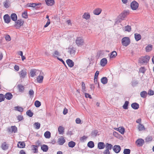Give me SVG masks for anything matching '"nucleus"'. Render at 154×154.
<instances>
[{
	"mask_svg": "<svg viewBox=\"0 0 154 154\" xmlns=\"http://www.w3.org/2000/svg\"><path fill=\"white\" fill-rule=\"evenodd\" d=\"M150 58V57L148 55L142 57L139 59V62L141 65L145 64L148 62Z\"/></svg>",
	"mask_w": 154,
	"mask_h": 154,
	"instance_id": "nucleus-1",
	"label": "nucleus"
},
{
	"mask_svg": "<svg viewBox=\"0 0 154 154\" xmlns=\"http://www.w3.org/2000/svg\"><path fill=\"white\" fill-rule=\"evenodd\" d=\"M130 43V40L128 37H125L122 40V43L123 45L126 47Z\"/></svg>",
	"mask_w": 154,
	"mask_h": 154,
	"instance_id": "nucleus-2",
	"label": "nucleus"
},
{
	"mask_svg": "<svg viewBox=\"0 0 154 154\" xmlns=\"http://www.w3.org/2000/svg\"><path fill=\"white\" fill-rule=\"evenodd\" d=\"M75 43L78 46H81L84 44V41L82 37H79L76 38L75 40Z\"/></svg>",
	"mask_w": 154,
	"mask_h": 154,
	"instance_id": "nucleus-3",
	"label": "nucleus"
},
{
	"mask_svg": "<svg viewBox=\"0 0 154 154\" xmlns=\"http://www.w3.org/2000/svg\"><path fill=\"white\" fill-rule=\"evenodd\" d=\"M24 23V21L21 20H19L15 22L14 26L17 29H19Z\"/></svg>",
	"mask_w": 154,
	"mask_h": 154,
	"instance_id": "nucleus-4",
	"label": "nucleus"
},
{
	"mask_svg": "<svg viewBox=\"0 0 154 154\" xmlns=\"http://www.w3.org/2000/svg\"><path fill=\"white\" fill-rule=\"evenodd\" d=\"M139 5L138 3L135 1L132 2L131 4V7L133 10H136L138 8Z\"/></svg>",
	"mask_w": 154,
	"mask_h": 154,
	"instance_id": "nucleus-5",
	"label": "nucleus"
},
{
	"mask_svg": "<svg viewBox=\"0 0 154 154\" xmlns=\"http://www.w3.org/2000/svg\"><path fill=\"white\" fill-rule=\"evenodd\" d=\"M19 74L21 78H24L27 75L26 69H23L19 72Z\"/></svg>",
	"mask_w": 154,
	"mask_h": 154,
	"instance_id": "nucleus-6",
	"label": "nucleus"
},
{
	"mask_svg": "<svg viewBox=\"0 0 154 154\" xmlns=\"http://www.w3.org/2000/svg\"><path fill=\"white\" fill-rule=\"evenodd\" d=\"M40 72V74L37 77V81L39 83H42L43 82L44 78L43 76V72L41 73Z\"/></svg>",
	"mask_w": 154,
	"mask_h": 154,
	"instance_id": "nucleus-7",
	"label": "nucleus"
},
{
	"mask_svg": "<svg viewBox=\"0 0 154 154\" xmlns=\"http://www.w3.org/2000/svg\"><path fill=\"white\" fill-rule=\"evenodd\" d=\"M40 72V71L38 69H32L30 70V76L32 77H34L35 75H36V73H38Z\"/></svg>",
	"mask_w": 154,
	"mask_h": 154,
	"instance_id": "nucleus-8",
	"label": "nucleus"
},
{
	"mask_svg": "<svg viewBox=\"0 0 154 154\" xmlns=\"http://www.w3.org/2000/svg\"><path fill=\"white\" fill-rule=\"evenodd\" d=\"M144 143V140L142 139H139L137 140L136 142L137 145L139 146H142Z\"/></svg>",
	"mask_w": 154,
	"mask_h": 154,
	"instance_id": "nucleus-9",
	"label": "nucleus"
},
{
	"mask_svg": "<svg viewBox=\"0 0 154 154\" xmlns=\"http://www.w3.org/2000/svg\"><path fill=\"white\" fill-rule=\"evenodd\" d=\"M4 19L5 23H8L11 21L10 16L8 14H5L4 16Z\"/></svg>",
	"mask_w": 154,
	"mask_h": 154,
	"instance_id": "nucleus-10",
	"label": "nucleus"
},
{
	"mask_svg": "<svg viewBox=\"0 0 154 154\" xmlns=\"http://www.w3.org/2000/svg\"><path fill=\"white\" fill-rule=\"evenodd\" d=\"M113 149L115 152L119 153L121 150L120 146L119 145L114 146L113 148Z\"/></svg>",
	"mask_w": 154,
	"mask_h": 154,
	"instance_id": "nucleus-11",
	"label": "nucleus"
},
{
	"mask_svg": "<svg viewBox=\"0 0 154 154\" xmlns=\"http://www.w3.org/2000/svg\"><path fill=\"white\" fill-rule=\"evenodd\" d=\"M3 4L4 7L6 8H8L11 6L10 2L8 0H5L3 2Z\"/></svg>",
	"mask_w": 154,
	"mask_h": 154,
	"instance_id": "nucleus-12",
	"label": "nucleus"
},
{
	"mask_svg": "<svg viewBox=\"0 0 154 154\" xmlns=\"http://www.w3.org/2000/svg\"><path fill=\"white\" fill-rule=\"evenodd\" d=\"M65 142V140L63 137H61L58 139V143L60 145H63Z\"/></svg>",
	"mask_w": 154,
	"mask_h": 154,
	"instance_id": "nucleus-13",
	"label": "nucleus"
},
{
	"mask_svg": "<svg viewBox=\"0 0 154 154\" xmlns=\"http://www.w3.org/2000/svg\"><path fill=\"white\" fill-rule=\"evenodd\" d=\"M66 63L70 67H72L74 65V63L72 60L70 59H67L66 61Z\"/></svg>",
	"mask_w": 154,
	"mask_h": 154,
	"instance_id": "nucleus-14",
	"label": "nucleus"
},
{
	"mask_svg": "<svg viewBox=\"0 0 154 154\" xmlns=\"http://www.w3.org/2000/svg\"><path fill=\"white\" fill-rule=\"evenodd\" d=\"M52 56L54 57H58V56H60V52L57 50H55L52 53Z\"/></svg>",
	"mask_w": 154,
	"mask_h": 154,
	"instance_id": "nucleus-15",
	"label": "nucleus"
},
{
	"mask_svg": "<svg viewBox=\"0 0 154 154\" xmlns=\"http://www.w3.org/2000/svg\"><path fill=\"white\" fill-rule=\"evenodd\" d=\"M8 130L10 132L15 133L17 131V128L15 126H12L8 129Z\"/></svg>",
	"mask_w": 154,
	"mask_h": 154,
	"instance_id": "nucleus-16",
	"label": "nucleus"
},
{
	"mask_svg": "<svg viewBox=\"0 0 154 154\" xmlns=\"http://www.w3.org/2000/svg\"><path fill=\"white\" fill-rule=\"evenodd\" d=\"M41 4L40 3L38 4H36L35 3H28L26 5V6L27 7H36L37 5H41Z\"/></svg>",
	"mask_w": 154,
	"mask_h": 154,
	"instance_id": "nucleus-17",
	"label": "nucleus"
},
{
	"mask_svg": "<svg viewBox=\"0 0 154 154\" xmlns=\"http://www.w3.org/2000/svg\"><path fill=\"white\" fill-rule=\"evenodd\" d=\"M107 60L106 58L102 59L100 61V65L102 66H104L107 63Z\"/></svg>",
	"mask_w": 154,
	"mask_h": 154,
	"instance_id": "nucleus-18",
	"label": "nucleus"
},
{
	"mask_svg": "<svg viewBox=\"0 0 154 154\" xmlns=\"http://www.w3.org/2000/svg\"><path fill=\"white\" fill-rule=\"evenodd\" d=\"M128 14V13L126 11H123L119 15L121 19H123Z\"/></svg>",
	"mask_w": 154,
	"mask_h": 154,
	"instance_id": "nucleus-19",
	"label": "nucleus"
},
{
	"mask_svg": "<svg viewBox=\"0 0 154 154\" xmlns=\"http://www.w3.org/2000/svg\"><path fill=\"white\" fill-rule=\"evenodd\" d=\"M102 10L100 8H97L95 9L93 11L94 14L96 15H99L101 12Z\"/></svg>",
	"mask_w": 154,
	"mask_h": 154,
	"instance_id": "nucleus-20",
	"label": "nucleus"
},
{
	"mask_svg": "<svg viewBox=\"0 0 154 154\" xmlns=\"http://www.w3.org/2000/svg\"><path fill=\"white\" fill-rule=\"evenodd\" d=\"M82 18L86 20L89 19L90 18V15L89 13L86 12L82 16Z\"/></svg>",
	"mask_w": 154,
	"mask_h": 154,
	"instance_id": "nucleus-21",
	"label": "nucleus"
},
{
	"mask_svg": "<svg viewBox=\"0 0 154 154\" xmlns=\"http://www.w3.org/2000/svg\"><path fill=\"white\" fill-rule=\"evenodd\" d=\"M122 29L125 32L127 31L129 32L131 31V27L128 25L123 27Z\"/></svg>",
	"mask_w": 154,
	"mask_h": 154,
	"instance_id": "nucleus-22",
	"label": "nucleus"
},
{
	"mask_svg": "<svg viewBox=\"0 0 154 154\" xmlns=\"http://www.w3.org/2000/svg\"><path fill=\"white\" fill-rule=\"evenodd\" d=\"M105 147V145L104 143L100 142L98 144V147L100 149H103Z\"/></svg>",
	"mask_w": 154,
	"mask_h": 154,
	"instance_id": "nucleus-23",
	"label": "nucleus"
},
{
	"mask_svg": "<svg viewBox=\"0 0 154 154\" xmlns=\"http://www.w3.org/2000/svg\"><path fill=\"white\" fill-rule=\"evenodd\" d=\"M45 2L47 5L52 6L54 3V0H45Z\"/></svg>",
	"mask_w": 154,
	"mask_h": 154,
	"instance_id": "nucleus-24",
	"label": "nucleus"
},
{
	"mask_svg": "<svg viewBox=\"0 0 154 154\" xmlns=\"http://www.w3.org/2000/svg\"><path fill=\"white\" fill-rule=\"evenodd\" d=\"M25 146V143L23 142H19L17 144L18 147L20 148H23Z\"/></svg>",
	"mask_w": 154,
	"mask_h": 154,
	"instance_id": "nucleus-25",
	"label": "nucleus"
},
{
	"mask_svg": "<svg viewBox=\"0 0 154 154\" xmlns=\"http://www.w3.org/2000/svg\"><path fill=\"white\" fill-rule=\"evenodd\" d=\"M140 95L142 97L145 98L147 95V93L146 91H143L140 92Z\"/></svg>",
	"mask_w": 154,
	"mask_h": 154,
	"instance_id": "nucleus-26",
	"label": "nucleus"
},
{
	"mask_svg": "<svg viewBox=\"0 0 154 154\" xmlns=\"http://www.w3.org/2000/svg\"><path fill=\"white\" fill-rule=\"evenodd\" d=\"M41 149L44 152H47L48 150V147L47 145L44 144L41 146Z\"/></svg>",
	"mask_w": 154,
	"mask_h": 154,
	"instance_id": "nucleus-27",
	"label": "nucleus"
},
{
	"mask_svg": "<svg viewBox=\"0 0 154 154\" xmlns=\"http://www.w3.org/2000/svg\"><path fill=\"white\" fill-rule=\"evenodd\" d=\"M12 97V95L10 93H7L5 95V98L8 100H10Z\"/></svg>",
	"mask_w": 154,
	"mask_h": 154,
	"instance_id": "nucleus-28",
	"label": "nucleus"
},
{
	"mask_svg": "<svg viewBox=\"0 0 154 154\" xmlns=\"http://www.w3.org/2000/svg\"><path fill=\"white\" fill-rule=\"evenodd\" d=\"M11 19L14 21H16L17 20V15L15 13H13L11 15Z\"/></svg>",
	"mask_w": 154,
	"mask_h": 154,
	"instance_id": "nucleus-29",
	"label": "nucleus"
},
{
	"mask_svg": "<svg viewBox=\"0 0 154 154\" xmlns=\"http://www.w3.org/2000/svg\"><path fill=\"white\" fill-rule=\"evenodd\" d=\"M134 37L135 40L137 41H138L141 38V35L138 33H136L134 34Z\"/></svg>",
	"mask_w": 154,
	"mask_h": 154,
	"instance_id": "nucleus-30",
	"label": "nucleus"
},
{
	"mask_svg": "<svg viewBox=\"0 0 154 154\" xmlns=\"http://www.w3.org/2000/svg\"><path fill=\"white\" fill-rule=\"evenodd\" d=\"M51 134L49 131H47L44 134V136L46 138H49L51 137Z\"/></svg>",
	"mask_w": 154,
	"mask_h": 154,
	"instance_id": "nucleus-31",
	"label": "nucleus"
},
{
	"mask_svg": "<svg viewBox=\"0 0 154 154\" xmlns=\"http://www.w3.org/2000/svg\"><path fill=\"white\" fill-rule=\"evenodd\" d=\"M131 107L134 109H137L139 107V105L136 103H134L131 105Z\"/></svg>",
	"mask_w": 154,
	"mask_h": 154,
	"instance_id": "nucleus-32",
	"label": "nucleus"
},
{
	"mask_svg": "<svg viewBox=\"0 0 154 154\" xmlns=\"http://www.w3.org/2000/svg\"><path fill=\"white\" fill-rule=\"evenodd\" d=\"M32 149L33 150L34 153H37L38 152V147L37 146L35 145H32Z\"/></svg>",
	"mask_w": 154,
	"mask_h": 154,
	"instance_id": "nucleus-33",
	"label": "nucleus"
},
{
	"mask_svg": "<svg viewBox=\"0 0 154 154\" xmlns=\"http://www.w3.org/2000/svg\"><path fill=\"white\" fill-rule=\"evenodd\" d=\"M117 53L116 51H113L111 52L110 55V58H114L117 56Z\"/></svg>",
	"mask_w": 154,
	"mask_h": 154,
	"instance_id": "nucleus-34",
	"label": "nucleus"
},
{
	"mask_svg": "<svg viewBox=\"0 0 154 154\" xmlns=\"http://www.w3.org/2000/svg\"><path fill=\"white\" fill-rule=\"evenodd\" d=\"M152 49V45H148L146 48V51L147 52L150 51Z\"/></svg>",
	"mask_w": 154,
	"mask_h": 154,
	"instance_id": "nucleus-35",
	"label": "nucleus"
},
{
	"mask_svg": "<svg viewBox=\"0 0 154 154\" xmlns=\"http://www.w3.org/2000/svg\"><path fill=\"white\" fill-rule=\"evenodd\" d=\"M75 143L73 141L69 142L68 143V146L70 147L73 148L75 145Z\"/></svg>",
	"mask_w": 154,
	"mask_h": 154,
	"instance_id": "nucleus-36",
	"label": "nucleus"
},
{
	"mask_svg": "<svg viewBox=\"0 0 154 154\" xmlns=\"http://www.w3.org/2000/svg\"><path fill=\"white\" fill-rule=\"evenodd\" d=\"M64 128L62 126H60L58 128V131L60 134H63L64 132Z\"/></svg>",
	"mask_w": 154,
	"mask_h": 154,
	"instance_id": "nucleus-37",
	"label": "nucleus"
},
{
	"mask_svg": "<svg viewBox=\"0 0 154 154\" xmlns=\"http://www.w3.org/2000/svg\"><path fill=\"white\" fill-rule=\"evenodd\" d=\"M118 130L122 134H123L125 133V129L123 127H119L118 128Z\"/></svg>",
	"mask_w": 154,
	"mask_h": 154,
	"instance_id": "nucleus-38",
	"label": "nucleus"
},
{
	"mask_svg": "<svg viewBox=\"0 0 154 154\" xmlns=\"http://www.w3.org/2000/svg\"><path fill=\"white\" fill-rule=\"evenodd\" d=\"M112 147V145L110 144L106 143V149H108V150H110Z\"/></svg>",
	"mask_w": 154,
	"mask_h": 154,
	"instance_id": "nucleus-39",
	"label": "nucleus"
},
{
	"mask_svg": "<svg viewBox=\"0 0 154 154\" xmlns=\"http://www.w3.org/2000/svg\"><path fill=\"white\" fill-rule=\"evenodd\" d=\"M101 82L103 84H106L107 82V79L106 77H103L101 79Z\"/></svg>",
	"mask_w": 154,
	"mask_h": 154,
	"instance_id": "nucleus-40",
	"label": "nucleus"
},
{
	"mask_svg": "<svg viewBox=\"0 0 154 154\" xmlns=\"http://www.w3.org/2000/svg\"><path fill=\"white\" fill-rule=\"evenodd\" d=\"M88 146L90 148H93L94 146V143L93 141H90L88 143Z\"/></svg>",
	"mask_w": 154,
	"mask_h": 154,
	"instance_id": "nucleus-41",
	"label": "nucleus"
},
{
	"mask_svg": "<svg viewBox=\"0 0 154 154\" xmlns=\"http://www.w3.org/2000/svg\"><path fill=\"white\" fill-rule=\"evenodd\" d=\"M138 127L139 131H142L145 129L144 126L141 124H140L138 125Z\"/></svg>",
	"mask_w": 154,
	"mask_h": 154,
	"instance_id": "nucleus-42",
	"label": "nucleus"
},
{
	"mask_svg": "<svg viewBox=\"0 0 154 154\" xmlns=\"http://www.w3.org/2000/svg\"><path fill=\"white\" fill-rule=\"evenodd\" d=\"M16 110H17L20 112H22L23 111V108L21 107L20 106H16L14 108Z\"/></svg>",
	"mask_w": 154,
	"mask_h": 154,
	"instance_id": "nucleus-43",
	"label": "nucleus"
},
{
	"mask_svg": "<svg viewBox=\"0 0 154 154\" xmlns=\"http://www.w3.org/2000/svg\"><path fill=\"white\" fill-rule=\"evenodd\" d=\"M34 126L35 129H38L40 128V124L38 122H36L34 124Z\"/></svg>",
	"mask_w": 154,
	"mask_h": 154,
	"instance_id": "nucleus-44",
	"label": "nucleus"
},
{
	"mask_svg": "<svg viewBox=\"0 0 154 154\" xmlns=\"http://www.w3.org/2000/svg\"><path fill=\"white\" fill-rule=\"evenodd\" d=\"M34 94V92L33 90L30 89L29 90V95L30 96V98H32L33 97Z\"/></svg>",
	"mask_w": 154,
	"mask_h": 154,
	"instance_id": "nucleus-45",
	"label": "nucleus"
},
{
	"mask_svg": "<svg viewBox=\"0 0 154 154\" xmlns=\"http://www.w3.org/2000/svg\"><path fill=\"white\" fill-rule=\"evenodd\" d=\"M18 88L20 92H23L24 89V87L21 85H18Z\"/></svg>",
	"mask_w": 154,
	"mask_h": 154,
	"instance_id": "nucleus-46",
	"label": "nucleus"
},
{
	"mask_svg": "<svg viewBox=\"0 0 154 154\" xmlns=\"http://www.w3.org/2000/svg\"><path fill=\"white\" fill-rule=\"evenodd\" d=\"M41 103L40 101L38 100H36L35 101V105L36 107H38L41 106Z\"/></svg>",
	"mask_w": 154,
	"mask_h": 154,
	"instance_id": "nucleus-47",
	"label": "nucleus"
},
{
	"mask_svg": "<svg viewBox=\"0 0 154 154\" xmlns=\"http://www.w3.org/2000/svg\"><path fill=\"white\" fill-rule=\"evenodd\" d=\"M75 52V51L74 48H70L69 50V52L70 54L72 55H74Z\"/></svg>",
	"mask_w": 154,
	"mask_h": 154,
	"instance_id": "nucleus-48",
	"label": "nucleus"
},
{
	"mask_svg": "<svg viewBox=\"0 0 154 154\" xmlns=\"http://www.w3.org/2000/svg\"><path fill=\"white\" fill-rule=\"evenodd\" d=\"M129 103V102L128 101H126L123 106V108L125 109H128V106Z\"/></svg>",
	"mask_w": 154,
	"mask_h": 154,
	"instance_id": "nucleus-49",
	"label": "nucleus"
},
{
	"mask_svg": "<svg viewBox=\"0 0 154 154\" xmlns=\"http://www.w3.org/2000/svg\"><path fill=\"white\" fill-rule=\"evenodd\" d=\"M26 114L30 117H32L33 115V113L30 110H28L27 111Z\"/></svg>",
	"mask_w": 154,
	"mask_h": 154,
	"instance_id": "nucleus-50",
	"label": "nucleus"
},
{
	"mask_svg": "<svg viewBox=\"0 0 154 154\" xmlns=\"http://www.w3.org/2000/svg\"><path fill=\"white\" fill-rule=\"evenodd\" d=\"M2 147L3 149L5 150L8 148V146L5 143H4L2 144Z\"/></svg>",
	"mask_w": 154,
	"mask_h": 154,
	"instance_id": "nucleus-51",
	"label": "nucleus"
},
{
	"mask_svg": "<svg viewBox=\"0 0 154 154\" xmlns=\"http://www.w3.org/2000/svg\"><path fill=\"white\" fill-rule=\"evenodd\" d=\"M131 150L129 149H125L124 150V154H129L130 153Z\"/></svg>",
	"mask_w": 154,
	"mask_h": 154,
	"instance_id": "nucleus-52",
	"label": "nucleus"
},
{
	"mask_svg": "<svg viewBox=\"0 0 154 154\" xmlns=\"http://www.w3.org/2000/svg\"><path fill=\"white\" fill-rule=\"evenodd\" d=\"M5 97L3 94H0V102L4 100Z\"/></svg>",
	"mask_w": 154,
	"mask_h": 154,
	"instance_id": "nucleus-53",
	"label": "nucleus"
},
{
	"mask_svg": "<svg viewBox=\"0 0 154 154\" xmlns=\"http://www.w3.org/2000/svg\"><path fill=\"white\" fill-rule=\"evenodd\" d=\"M50 19H48V21L45 24V25L44 26V28H46L50 24Z\"/></svg>",
	"mask_w": 154,
	"mask_h": 154,
	"instance_id": "nucleus-54",
	"label": "nucleus"
},
{
	"mask_svg": "<svg viewBox=\"0 0 154 154\" xmlns=\"http://www.w3.org/2000/svg\"><path fill=\"white\" fill-rule=\"evenodd\" d=\"M5 38L6 41H9L11 40V37L8 35H6L5 36Z\"/></svg>",
	"mask_w": 154,
	"mask_h": 154,
	"instance_id": "nucleus-55",
	"label": "nucleus"
},
{
	"mask_svg": "<svg viewBox=\"0 0 154 154\" xmlns=\"http://www.w3.org/2000/svg\"><path fill=\"white\" fill-rule=\"evenodd\" d=\"M22 16L23 17L25 18H27L28 17L27 13L26 12L23 13L22 14Z\"/></svg>",
	"mask_w": 154,
	"mask_h": 154,
	"instance_id": "nucleus-56",
	"label": "nucleus"
},
{
	"mask_svg": "<svg viewBox=\"0 0 154 154\" xmlns=\"http://www.w3.org/2000/svg\"><path fill=\"white\" fill-rule=\"evenodd\" d=\"M99 74V72L98 71H97L96 72L95 74L94 75V80L96 79V80L97 79L98 76Z\"/></svg>",
	"mask_w": 154,
	"mask_h": 154,
	"instance_id": "nucleus-57",
	"label": "nucleus"
},
{
	"mask_svg": "<svg viewBox=\"0 0 154 154\" xmlns=\"http://www.w3.org/2000/svg\"><path fill=\"white\" fill-rule=\"evenodd\" d=\"M87 138V137L85 136H84L83 137H82L80 138V140L82 141H84Z\"/></svg>",
	"mask_w": 154,
	"mask_h": 154,
	"instance_id": "nucleus-58",
	"label": "nucleus"
},
{
	"mask_svg": "<svg viewBox=\"0 0 154 154\" xmlns=\"http://www.w3.org/2000/svg\"><path fill=\"white\" fill-rule=\"evenodd\" d=\"M148 94L150 95H152L154 94V91L150 90L148 91Z\"/></svg>",
	"mask_w": 154,
	"mask_h": 154,
	"instance_id": "nucleus-59",
	"label": "nucleus"
},
{
	"mask_svg": "<svg viewBox=\"0 0 154 154\" xmlns=\"http://www.w3.org/2000/svg\"><path fill=\"white\" fill-rule=\"evenodd\" d=\"M81 120L79 118H77L75 120V122L77 124H81Z\"/></svg>",
	"mask_w": 154,
	"mask_h": 154,
	"instance_id": "nucleus-60",
	"label": "nucleus"
},
{
	"mask_svg": "<svg viewBox=\"0 0 154 154\" xmlns=\"http://www.w3.org/2000/svg\"><path fill=\"white\" fill-rule=\"evenodd\" d=\"M140 72L142 73H144L145 71V69L144 67H141L140 69Z\"/></svg>",
	"mask_w": 154,
	"mask_h": 154,
	"instance_id": "nucleus-61",
	"label": "nucleus"
},
{
	"mask_svg": "<svg viewBox=\"0 0 154 154\" xmlns=\"http://www.w3.org/2000/svg\"><path fill=\"white\" fill-rule=\"evenodd\" d=\"M103 154H110V152L108 149H106L103 152Z\"/></svg>",
	"mask_w": 154,
	"mask_h": 154,
	"instance_id": "nucleus-62",
	"label": "nucleus"
},
{
	"mask_svg": "<svg viewBox=\"0 0 154 154\" xmlns=\"http://www.w3.org/2000/svg\"><path fill=\"white\" fill-rule=\"evenodd\" d=\"M85 97L86 98L89 97V98H91V97L89 94L85 93Z\"/></svg>",
	"mask_w": 154,
	"mask_h": 154,
	"instance_id": "nucleus-63",
	"label": "nucleus"
},
{
	"mask_svg": "<svg viewBox=\"0 0 154 154\" xmlns=\"http://www.w3.org/2000/svg\"><path fill=\"white\" fill-rule=\"evenodd\" d=\"M82 90H85V85L84 83L83 82H82Z\"/></svg>",
	"mask_w": 154,
	"mask_h": 154,
	"instance_id": "nucleus-64",
	"label": "nucleus"
}]
</instances>
